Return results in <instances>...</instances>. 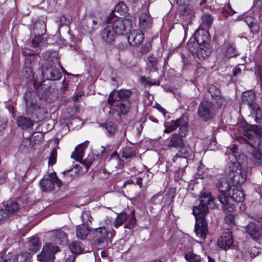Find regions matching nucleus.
I'll use <instances>...</instances> for the list:
<instances>
[{
    "mask_svg": "<svg viewBox=\"0 0 262 262\" xmlns=\"http://www.w3.org/2000/svg\"><path fill=\"white\" fill-rule=\"evenodd\" d=\"M225 172L228 179L233 184L232 187L230 188L229 199H231L236 202H242L245 199L244 193L241 188L235 184L243 183L247 179V173L237 162L228 163Z\"/></svg>",
    "mask_w": 262,
    "mask_h": 262,
    "instance_id": "nucleus-1",
    "label": "nucleus"
},
{
    "mask_svg": "<svg viewBox=\"0 0 262 262\" xmlns=\"http://www.w3.org/2000/svg\"><path fill=\"white\" fill-rule=\"evenodd\" d=\"M202 199L198 206H194L193 214L195 216V221L199 220H206L205 216L208 213V207L214 208L215 205L214 203V198H213L210 192H203L201 194Z\"/></svg>",
    "mask_w": 262,
    "mask_h": 262,
    "instance_id": "nucleus-2",
    "label": "nucleus"
},
{
    "mask_svg": "<svg viewBox=\"0 0 262 262\" xmlns=\"http://www.w3.org/2000/svg\"><path fill=\"white\" fill-rule=\"evenodd\" d=\"M217 187L220 192L218 199L222 204L223 210L227 213H231L234 207L229 202V195H230V188L232 187L228 181L223 179L219 180L217 184Z\"/></svg>",
    "mask_w": 262,
    "mask_h": 262,
    "instance_id": "nucleus-3",
    "label": "nucleus"
},
{
    "mask_svg": "<svg viewBox=\"0 0 262 262\" xmlns=\"http://www.w3.org/2000/svg\"><path fill=\"white\" fill-rule=\"evenodd\" d=\"M243 102L248 105L251 111L250 118H254L257 123H260L262 119V113L259 105L255 102L256 95L251 91L245 92L242 95Z\"/></svg>",
    "mask_w": 262,
    "mask_h": 262,
    "instance_id": "nucleus-4",
    "label": "nucleus"
},
{
    "mask_svg": "<svg viewBox=\"0 0 262 262\" xmlns=\"http://www.w3.org/2000/svg\"><path fill=\"white\" fill-rule=\"evenodd\" d=\"M107 21L118 36L126 34L132 27L131 19L127 18H118L113 12L110 14Z\"/></svg>",
    "mask_w": 262,
    "mask_h": 262,
    "instance_id": "nucleus-5",
    "label": "nucleus"
},
{
    "mask_svg": "<svg viewBox=\"0 0 262 262\" xmlns=\"http://www.w3.org/2000/svg\"><path fill=\"white\" fill-rule=\"evenodd\" d=\"M197 114L204 121L210 120L215 115V107L212 102L203 100L199 105Z\"/></svg>",
    "mask_w": 262,
    "mask_h": 262,
    "instance_id": "nucleus-6",
    "label": "nucleus"
},
{
    "mask_svg": "<svg viewBox=\"0 0 262 262\" xmlns=\"http://www.w3.org/2000/svg\"><path fill=\"white\" fill-rule=\"evenodd\" d=\"M60 251L59 248L52 243L45 245L41 252L37 255V259L42 262L53 261L55 254Z\"/></svg>",
    "mask_w": 262,
    "mask_h": 262,
    "instance_id": "nucleus-7",
    "label": "nucleus"
},
{
    "mask_svg": "<svg viewBox=\"0 0 262 262\" xmlns=\"http://www.w3.org/2000/svg\"><path fill=\"white\" fill-rule=\"evenodd\" d=\"M41 73L43 77L47 80H57L62 76L59 69L50 63L45 64L42 66Z\"/></svg>",
    "mask_w": 262,
    "mask_h": 262,
    "instance_id": "nucleus-8",
    "label": "nucleus"
},
{
    "mask_svg": "<svg viewBox=\"0 0 262 262\" xmlns=\"http://www.w3.org/2000/svg\"><path fill=\"white\" fill-rule=\"evenodd\" d=\"M39 184L43 191H50L54 189L55 184L60 186L62 185V181L58 179L56 173L53 172L49 175V178L42 179Z\"/></svg>",
    "mask_w": 262,
    "mask_h": 262,
    "instance_id": "nucleus-9",
    "label": "nucleus"
},
{
    "mask_svg": "<svg viewBox=\"0 0 262 262\" xmlns=\"http://www.w3.org/2000/svg\"><path fill=\"white\" fill-rule=\"evenodd\" d=\"M132 92L128 90H120L116 92L112 91L108 96V103L113 105L116 101L129 100Z\"/></svg>",
    "mask_w": 262,
    "mask_h": 262,
    "instance_id": "nucleus-10",
    "label": "nucleus"
},
{
    "mask_svg": "<svg viewBox=\"0 0 262 262\" xmlns=\"http://www.w3.org/2000/svg\"><path fill=\"white\" fill-rule=\"evenodd\" d=\"M218 246L225 250L230 248L233 246L231 231L228 229L223 233L221 238L218 240Z\"/></svg>",
    "mask_w": 262,
    "mask_h": 262,
    "instance_id": "nucleus-11",
    "label": "nucleus"
},
{
    "mask_svg": "<svg viewBox=\"0 0 262 262\" xmlns=\"http://www.w3.org/2000/svg\"><path fill=\"white\" fill-rule=\"evenodd\" d=\"M110 232L105 227L97 228L94 231V240L98 245L106 242L108 238Z\"/></svg>",
    "mask_w": 262,
    "mask_h": 262,
    "instance_id": "nucleus-12",
    "label": "nucleus"
},
{
    "mask_svg": "<svg viewBox=\"0 0 262 262\" xmlns=\"http://www.w3.org/2000/svg\"><path fill=\"white\" fill-rule=\"evenodd\" d=\"M144 38L142 31L138 29L133 30L127 36L128 43L129 46H136L140 45Z\"/></svg>",
    "mask_w": 262,
    "mask_h": 262,
    "instance_id": "nucleus-13",
    "label": "nucleus"
},
{
    "mask_svg": "<svg viewBox=\"0 0 262 262\" xmlns=\"http://www.w3.org/2000/svg\"><path fill=\"white\" fill-rule=\"evenodd\" d=\"M101 35L102 39L108 44L113 43L118 36L107 21L106 26L102 31Z\"/></svg>",
    "mask_w": 262,
    "mask_h": 262,
    "instance_id": "nucleus-14",
    "label": "nucleus"
},
{
    "mask_svg": "<svg viewBox=\"0 0 262 262\" xmlns=\"http://www.w3.org/2000/svg\"><path fill=\"white\" fill-rule=\"evenodd\" d=\"M195 221L194 232L199 238L202 240H204L208 233L206 220H199Z\"/></svg>",
    "mask_w": 262,
    "mask_h": 262,
    "instance_id": "nucleus-15",
    "label": "nucleus"
},
{
    "mask_svg": "<svg viewBox=\"0 0 262 262\" xmlns=\"http://www.w3.org/2000/svg\"><path fill=\"white\" fill-rule=\"evenodd\" d=\"M194 38L197 42V45H209V33L205 29L199 28L196 30L194 34Z\"/></svg>",
    "mask_w": 262,
    "mask_h": 262,
    "instance_id": "nucleus-16",
    "label": "nucleus"
},
{
    "mask_svg": "<svg viewBox=\"0 0 262 262\" xmlns=\"http://www.w3.org/2000/svg\"><path fill=\"white\" fill-rule=\"evenodd\" d=\"M208 91L212 99L219 106H221L225 103V99L221 95L220 91L216 86L210 85Z\"/></svg>",
    "mask_w": 262,
    "mask_h": 262,
    "instance_id": "nucleus-17",
    "label": "nucleus"
},
{
    "mask_svg": "<svg viewBox=\"0 0 262 262\" xmlns=\"http://www.w3.org/2000/svg\"><path fill=\"white\" fill-rule=\"evenodd\" d=\"M198 47L195 51H191L193 55L197 57L199 59L203 60L205 59L211 53L209 45H197Z\"/></svg>",
    "mask_w": 262,
    "mask_h": 262,
    "instance_id": "nucleus-18",
    "label": "nucleus"
},
{
    "mask_svg": "<svg viewBox=\"0 0 262 262\" xmlns=\"http://www.w3.org/2000/svg\"><path fill=\"white\" fill-rule=\"evenodd\" d=\"M183 135L175 133L169 138L168 147L170 148H179L184 145Z\"/></svg>",
    "mask_w": 262,
    "mask_h": 262,
    "instance_id": "nucleus-19",
    "label": "nucleus"
},
{
    "mask_svg": "<svg viewBox=\"0 0 262 262\" xmlns=\"http://www.w3.org/2000/svg\"><path fill=\"white\" fill-rule=\"evenodd\" d=\"M139 19V26L141 29L146 30L152 27V19L148 13H142Z\"/></svg>",
    "mask_w": 262,
    "mask_h": 262,
    "instance_id": "nucleus-20",
    "label": "nucleus"
},
{
    "mask_svg": "<svg viewBox=\"0 0 262 262\" xmlns=\"http://www.w3.org/2000/svg\"><path fill=\"white\" fill-rule=\"evenodd\" d=\"M107 165L112 171L121 167V159L117 151H114L112 154L108 161Z\"/></svg>",
    "mask_w": 262,
    "mask_h": 262,
    "instance_id": "nucleus-21",
    "label": "nucleus"
},
{
    "mask_svg": "<svg viewBox=\"0 0 262 262\" xmlns=\"http://www.w3.org/2000/svg\"><path fill=\"white\" fill-rule=\"evenodd\" d=\"M4 209L8 213V216L13 214L16 211V198H12L3 203Z\"/></svg>",
    "mask_w": 262,
    "mask_h": 262,
    "instance_id": "nucleus-22",
    "label": "nucleus"
},
{
    "mask_svg": "<svg viewBox=\"0 0 262 262\" xmlns=\"http://www.w3.org/2000/svg\"><path fill=\"white\" fill-rule=\"evenodd\" d=\"M52 236L54 242L57 244L64 245L68 242L67 234L60 229L53 231Z\"/></svg>",
    "mask_w": 262,
    "mask_h": 262,
    "instance_id": "nucleus-23",
    "label": "nucleus"
},
{
    "mask_svg": "<svg viewBox=\"0 0 262 262\" xmlns=\"http://www.w3.org/2000/svg\"><path fill=\"white\" fill-rule=\"evenodd\" d=\"M258 125L245 124L243 126V134L248 139L252 138L255 135H257V130Z\"/></svg>",
    "mask_w": 262,
    "mask_h": 262,
    "instance_id": "nucleus-24",
    "label": "nucleus"
},
{
    "mask_svg": "<svg viewBox=\"0 0 262 262\" xmlns=\"http://www.w3.org/2000/svg\"><path fill=\"white\" fill-rule=\"evenodd\" d=\"M90 229L85 225H80L76 228V236L81 239H85L89 234Z\"/></svg>",
    "mask_w": 262,
    "mask_h": 262,
    "instance_id": "nucleus-25",
    "label": "nucleus"
},
{
    "mask_svg": "<svg viewBox=\"0 0 262 262\" xmlns=\"http://www.w3.org/2000/svg\"><path fill=\"white\" fill-rule=\"evenodd\" d=\"M179 148L180 149L176 155H179V156H181L188 160L191 159L192 157H194L193 150L189 146H186L184 145L182 147H180Z\"/></svg>",
    "mask_w": 262,
    "mask_h": 262,
    "instance_id": "nucleus-26",
    "label": "nucleus"
},
{
    "mask_svg": "<svg viewBox=\"0 0 262 262\" xmlns=\"http://www.w3.org/2000/svg\"><path fill=\"white\" fill-rule=\"evenodd\" d=\"M33 31L35 35H44L46 32V25L44 21L42 20L37 21L34 25Z\"/></svg>",
    "mask_w": 262,
    "mask_h": 262,
    "instance_id": "nucleus-27",
    "label": "nucleus"
},
{
    "mask_svg": "<svg viewBox=\"0 0 262 262\" xmlns=\"http://www.w3.org/2000/svg\"><path fill=\"white\" fill-rule=\"evenodd\" d=\"M69 247L72 252V254H74L76 255L82 253L84 250V247L79 241L73 242L69 245Z\"/></svg>",
    "mask_w": 262,
    "mask_h": 262,
    "instance_id": "nucleus-28",
    "label": "nucleus"
},
{
    "mask_svg": "<svg viewBox=\"0 0 262 262\" xmlns=\"http://www.w3.org/2000/svg\"><path fill=\"white\" fill-rule=\"evenodd\" d=\"M101 126L106 130L108 136L114 135L118 129L116 124L112 122L102 123Z\"/></svg>",
    "mask_w": 262,
    "mask_h": 262,
    "instance_id": "nucleus-29",
    "label": "nucleus"
},
{
    "mask_svg": "<svg viewBox=\"0 0 262 262\" xmlns=\"http://www.w3.org/2000/svg\"><path fill=\"white\" fill-rule=\"evenodd\" d=\"M188 159L179 156V155H176L172 159V161L176 165L179 166V169H184L188 165Z\"/></svg>",
    "mask_w": 262,
    "mask_h": 262,
    "instance_id": "nucleus-30",
    "label": "nucleus"
},
{
    "mask_svg": "<svg viewBox=\"0 0 262 262\" xmlns=\"http://www.w3.org/2000/svg\"><path fill=\"white\" fill-rule=\"evenodd\" d=\"M246 231L253 238H256L259 232V227L255 223L250 222L246 227Z\"/></svg>",
    "mask_w": 262,
    "mask_h": 262,
    "instance_id": "nucleus-31",
    "label": "nucleus"
},
{
    "mask_svg": "<svg viewBox=\"0 0 262 262\" xmlns=\"http://www.w3.org/2000/svg\"><path fill=\"white\" fill-rule=\"evenodd\" d=\"M128 215L125 212L119 214L113 222V226L116 228H118L126 221Z\"/></svg>",
    "mask_w": 262,
    "mask_h": 262,
    "instance_id": "nucleus-32",
    "label": "nucleus"
},
{
    "mask_svg": "<svg viewBox=\"0 0 262 262\" xmlns=\"http://www.w3.org/2000/svg\"><path fill=\"white\" fill-rule=\"evenodd\" d=\"M84 155V149L79 145L75 147L74 151L72 152L71 157L75 159L77 161H80Z\"/></svg>",
    "mask_w": 262,
    "mask_h": 262,
    "instance_id": "nucleus-33",
    "label": "nucleus"
},
{
    "mask_svg": "<svg viewBox=\"0 0 262 262\" xmlns=\"http://www.w3.org/2000/svg\"><path fill=\"white\" fill-rule=\"evenodd\" d=\"M120 154L122 158L127 159L135 156L136 151L133 148L126 147L121 149Z\"/></svg>",
    "mask_w": 262,
    "mask_h": 262,
    "instance_id": "nucleus-34",
    "label": "nucleus"
},
{
    "mask_svg": "<svg viewBox=\"0 0 262 262\" xmlns=\"http://www.w3.org/2000/svg\"><path fill=\"white\" fill-rule=\"evenodd\" d=\"M184 257L187 262H201V256L192 252L186 253Z\"/></svg>",
    "mask_w": 262,
    "mask_h": 262,
    "instance_id": "nucleus-35",
    "label": "nucleus"
},
{
    "mask_svg": "<svg viewBox=\"0 0 262 262\" xmlns=\"http://www.w3.org/2000/svg\"><path fill=\"white\" fill-rule=\"evenodd\" d=\"M17 125L23 129H26L32 125L30 120L24 117L17 118Z\"/></svg>",
    "mask_w": 262,
    "mask_h": 262,
    "instance_id": "nucleus-36",
    "label": "nucleus"
},
{
    "mask_svg": "<svg viewBox=\"0 0 262 262\" xmlns=\"http://www.w3.org/2000/svg\"><path fill=\"white\" fill-rule=\"evenodd\" d=\"M28 246L30 250L34 252L37 251L40 248L38 238L36 237H31L28 243Z\"/></svg>",
    "mask_w": 262,
    "mask_h": 262,
    "instance_id": "nucleus-37",
    "label": "nucleus"
},
{
    "mask_svg": "<svg viewBox=\"0 0 262 262\" xmlns=\"http://www.w3.org/2000/svg\"><path fill=\"white\" fill-rule=\"evenodd\" d=\"M128 11L127 6L123 2L119 3L114 10L115 12L119 13L121 15H125L128 14Z\"/></svg>",
    "mask_w": 262,
    "mask_h": 262,
    "instance_id": "nucleus-38",
    "label": "nucleus"
},
{
    "mask_svg": "<svg viewBox=\"0 0 262 262\" xmlns=\"http://www.w3.org/2000/svg\"><path fill=\"white\" fill-rule=\"evenodd\" d=\"M82 224L81 225H85L89 226V225L92 223V217L91 216L90 211H84L82 212L81 216Z\"/></svg>",
    "mask_w": 262,
    "mask_h": 262,
    "instance_id": "nucleus-39",
    "label": "nucleus"
},
{
    "mask_svg": "<svg viewBox=\"0 0 262 262\" xmlns=\"http://www.w3.org/2000/svg\"><path fill=\"white\" fill-rule=\"evenodd\" d=\"M202 23L206 28H209L212 22L213 17L209 14H205L202 17Z\"/></svg>",
    "mask_w": 262,
    "mask_h": 262,
    "instance_id": "nucleus-40",
    "label": "nucleus"
},
{
    "mask_svg": "<svg viewBox=\"0 0 262 262\" xmlns=\"http://www.w3.org/2000/svg\"><path fill=\"white\" fill-rule=\"evenodd\" d=\"M130 107V101L129 100L121 101L119 104L120 110L123 114H126L128 112Z\"/></svg>",
    "mask_w": 262,
    "mask_h": 262,
    "instance_id": "nucleus-41",
    "label": "nucleus"
},
{
    "mask_svg": "<svg viewBox=\"0 0 262 262\" xmlns=\"http://www.w3.org/2000/svg\"><path fill=\"white\" fill-rule=\"evenodd\" d=\"M177 127L187 125L188 118L187 115L183 114L181 117L174 121Z\"/></svg>",
    "mask_w": 262,
    "mask_h": 262,
    "instance_id": "nucleus-42",
    "label": "nucleus"
},
{
    "mask_svg": "<svg viewBox=\"0 0 262 262\" xmlns=\"http://www.w3.org/2000/svg\"><path fill=\"white\" fill-rule=\"evenodd\" d=\"M57 150L55 148H53L50 153L48 162L49 166H52L56 163L57 159Z\"/></svg>",
    "mask_w": 262,
    "mask_h": 262,
    "instance_id": "nucleus-43",
    "label": "nucleus"
},
{
    "mask_svg": "<svg viewBox=\"0 0 262 262\" xmlns=\"http://www.w3.org/2000/svg\"><path fill=\"white\" fill-rule=\"evenodd\" d=\"M236 55V49L233 46H229L226 49V56L230 58Z\"/></svg>",
    "mask_w": 262,
    "mask_h": 262,
    "instance_id": "nucleus-44",
    "label": "nucleus"
},
{
    "mask_svg": "<svg viewBox=\"0 0 262 262\" xmlns=\"http://www.w3.org/2000/svg\"><path fill=\"white\" fill-rule=\"evenodd\" d=\"M258 150L260 152V154H256L253 156V158L255 161L257 162H260L262 161V140L259 143Z\"/></svg>",
    "mask_w": 262,
    "mask_h": 262,
    "instance_id": "nucleus-45",
    "label": "nucleus"
},
{
    "mask_svg": "<svg viewBox=\"0 0 262 262\" xmlns=\"http://www.w3.org/2000/svg\"><path fill=\"white\" fill-rule=\"evenodd\" d=\"M35 37L32 40V46L33 48L39 47V43L42 41V36L41 35H35Z\"/></svg>",
    "mask_w": 262,
    "mask_h": 262,
    "instance_id": "nucleus-46",
    "label": "nucleus"
},
{
    "mask_svg": "<svg viewBox=\"0 0 262 262\" xmlns=\"http://www.w3.org/2000/svg\"><path fill=\"white\" fill-rule=\"evenodd\" d=\"M147 60L151 67L155 71H156L157 70V64L158 62V59L153 56H149L147 58Z\"/></svg>",
    "mask_w": 262,
    "mask_h": 262,
    "instance_id": "nucleus-47",
    "label": "nucleus"
},
{
    "mask_svg": "<svg viewBox=\"0 0 262 262\" xmlns=\"http://www.w3.org/2000/svg\"><path fill=\"white\" fill-rule=\"evenodd\" d=\"M96 152L94 154L97 158H101L104 152H105V148L104 147L101 146L98 147V149L96 150Z\"/></svg>",
    "mask_w": 262,
    "mask_h": 262,
    "instance_id": "nucleus-48",
    "label": "nucleus"
},
{
    "mask_svg": "<svg viewBox=\"0 0 262 262\" xmlns=\"http://www.w3.org/2000/svg\"><path fill=\"white\" fill-rule=\"evenodd\" d=\"M8 217V213L3 209H0V224H3L5 220Z\"/></svg>",
    "mask_w": 262,
    "mask_h": 262,
    "instance_id": "nucleus-49",
    "label": "nucleus"
},
{
    "mask_svg": "<svg viewBox=\"0 0 262 262\" xmlns=\"http://www.w3.org/2000/svg\"><path fill=\"white\" fill-rule=\"evenodd\" d=\"M59 27L67 26L69 24L70 21L64 16H61L59 18Z\"/></svg>",
    "mask_w": 262,
    "mask_h": 262,
    "instance_id": "nucleus-50",
    "label": "nucleus"
},
{
    "mask_svg": "<svg viewBox=\"0 0 262 262\" xmlns=\"http://www.w3.org/2000/svg\"><path fill=\"white\" fill-rule=\"evenodd\" d=\"M25 56H26V62H29L30 64L34 63L36 60V58L34 54H31V53H27V54H25Z\"/></svg>",
    "mask_w": 262,
    "mask_h": 262,
    "instance_id": "nucleus-51",
    "label": "nucleus"
},
{
    "mask_svg": "<svg viewBox=\"0 0 262 262\" xmlns=\"http://www.w3.org/2000/svg\"><path fill=\"white\" fill-rule=\"evenodd\" d=\"M140 82L144 84L145 85H159V84L157 83L156 82H153L150 81L148 79H147L144 76H141L140 77Z\"/></svg>",
    "mask_w": 262,
    "mask_h": 262,
    "instance_id": "nucleus-52",
    "label": "nucleus"
},
{
    "mask_svg": "<svg viewBox=\"0 0 262 262\" xmlns=\"http://www.w3.org/2000/svg\"><path fill=\"white\" fill-rule=\"evenodd\" d=\"M177 126L174 122V121H172L171 125L168 126L166 129H165L164 131L165 133H169L172 131H173L174 129H176L177 128Z\"/></svg>",
    "mask_w": 262,
    "mask_h": 262,
    "instance_id": "nucleus-53",
    "label": "nucleus"
},
{
    "mask_svg": "<svg viewBox=\"0 0 262 262\" xmlns=\"http://www.w3.org/2000/svg\"><path fill=\"white\" fill-rule=\"evenodd\" d=\"M28 256V253L27 252L21 253L19 255H17V260L20 259L22 262H27V259Z\"/></svg>",
    "mask_w": 262,
    "mask_h": 262,
    "instance_id": "nucleus-54",
    "label": "nucleus"
},
{
    "mask_svg": "<svg viewBox=\"0 0 262 262\" xmlns=\"http://www.w3.org/2000/svg\"><path fill=\"white\" fill-rule=\"evenodd\" d=\"M248 26L250 29H251V32H252L254 34L258 33V27L255 23H251L249 25H248Z\"/></svg>",
    "mask_w": 262,
    "mask_h": 262,
    "instance_id": "nucleus-55",
    "label": "nucleus"
},
{
    "mask_svg": "<svg viewBox=\"0 0 262 262\" xmlns=\"http://www.w3.org/2000/svg\"><path fill=\"white\" fill-rule=\"evenodd\" d=\"M226 222L228 224H234V216L232 214H229L225 217Z\"/></svg>",
    "mask_w": 262,
    "mask_h": 262,
    "instance_id": "nucleus-56",
    "label": "nucleus"
},
{
    "mask_svg": "<svg viewBox=\"0 0 262 262\" xmlns=\"http://www.w3.org/2000/svg\"><path fill=\"white\" fill-rule=\"evenodd\" d=\"M179 133L180 135H183V137H184L186 135L187 125L179 126Z\"/></svg>",
    "mask_w": 262,
    "mask_h": 262,
    "instance_id": "nucleus-57",
    "label": "nucleus"
},
{
    "mask_svg": "<svg viewBox=\"0 0 262 262\" xmlns=\"http://www.w3.org/2000/svg\"><path fill=\"white\" fill-rule=\"evenodd\" d=\"M0 262H11V254L0 257Z\"/></svg>",
    "mask_w": 262,
    "mask_h": 262,
    "instance_id": "nucleus-58",
    "label": "nucleus"
},
{
    "mask_svg": "<svg viewBox=\"0 0 262 262\" xmlns=\"http://www.w3.org/2000/svg\"><path fill=\"white\" fill-rule=\"evenodd\" d=\"M256 74H257L259 77L260 80H262V65L258 64L256 67Z\"/></svg>",
    "mask_w": 262,
    "mask_h": 262,
    "instance_id": "nucleus-59",
    "label": "nucleus"
},
{
    "mask_svg": "<svg viewBox=\"0 0 262 262\" xmlns=\"http://www.w3.org/2000/svg\"><path fill=\"white\" fill-rule=\"evenodd\" d=\"M128 45H129L128 43H127L126 42H120L118 45V48L119 50H124L127 48Z\"/></svg>",
    "mask_w": 262,
    "mask_h": 262,
    "instance_id": "nucleus-60",
    "label": "nucleus"
},
{
    "mask_svg": "<svg viewBox=\"0 0 262 262\" xmlns=\"http://www.w3.org/2000/svg\"><path fill=\"white\" fill-rule=\"evenodd\" d=\"M76 255L74 254H71L66 259V262H74Z\"/></svg>",
    "mask_w": 262,
    "mask_h": 262,
    "instance_id": "nucleus-61",
    "label": "nucleus"
},
{
    "mask_svg": "<svg viewBox=\"0 0 262 262\" xmlns=\"http://www.w3.org/2000/svg\"><path fill=\"white\" fill-rule=\"evenodd\" d=\"M242 73V70L240 68H236L233 71V75L234 76H237Z\"/></svg>",
    "mask_w": 262,
    "mask_h": 262,
    "instance_id": "nucleus-62",
    "label": "nucleus"
},
{
    "mask_svg": "<svg viewBox=\"0 0 262 262\" xmlns=\"http://www.w3.org/2000/svg\"><path fill=\"white\" fill-rule=\"evenodd\" d=\"M82 96V94L81 93H78L75 96H74L73 98V100L75 102H79L80 100V98Z\"/></svg>",
    "mask_w": 262,
    "mask_h": 262,
    "instance_id": "nucleus-63",
    "label": "nucleus"
},
{
    "mask_svg": "<svg viewBox=\"0 0 262 262\" xmlns=\"http://www.w3.org/2000/svg\"><path fill=\"white\" fill-rule=\"evenodd\" d=\"M7 108L10 113H11L13 117H15V113L14 112V107L12 105H8Z\"/></svg>",
    "mask_w": 262,
    "mask_h": 262,
    "instance_id": "nucleus-64",
    "label": "nucleus"
}]
</instances>
